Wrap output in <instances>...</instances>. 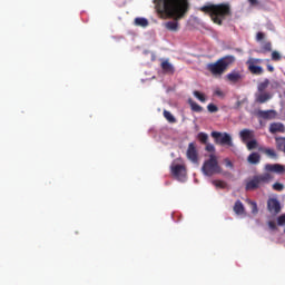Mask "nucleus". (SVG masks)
Returning a JSON list of instances; mask_svg holds the SVG:
<instances>
[{
  "label": "nucleus",
  "mask_w": 285,
  "mask_h": 285,
  "mask_svg": "<svg viewBox=\"0 0 285 285\" xmlns=\"http://www.w3.org/2000/svg\"><path fill=\"white\" fill-rule=\"evenodd\" d=\"M155 10L160 19H174L163 26L169 32H179V19H184L190 9L188 0H154Z\"/></svg>",
  "instance_id": "obj_1"
},
{
  "label": "nucleus",
  "mask_w": 285,
  "mask_h": 285,
  "mask_svg": "<svg viewBox=\"0 0 285 285\" xmlns=\"http://www.w3.org/2000/svg\"><path fill=\"white\" fill-rule=\"evenodd\" d=\"M199 10L200 12H205V14H209L216 26H223L224 20L228 19V17H233V10L228 2L203 6Z\"/></svg>",
  "instance_id": "obj_2"
},
{
  "label": "nucleus",
  "mask_w": 285,
  "mask_h": 285,
  "mask_svg": "<svg viewBox=\"0 0 285 285\" xmlns=\"http://www.w3.org/2000/svg\"><path fill=\"white\" fill-rule=\"evenodd\" d=\"M235 63V56H224L216 62L207 65V70L210 71L213 77H222L230 66Z\"/></svg>",
  "instance_id": "obj_3"
},
{
  "label": "nucleus",
  "mask_w": 285,
  "mask_h": 285,
  "mask_svg": "<svg viewBox=\"0 0 285 285\" xmlns=\"http://www.w3.org/2000/svg\"><path fill=\"white\" fill-rule=\"evenodd\" d=\"M271 181H273V175L269 173L255 175L252 179L246 181L245 189L257 190V188H262V186L265 184H271Z\"/></svg>",
  "instance_id": "obj_4"
},
{
  "label": "nucleus",
  "mask_w": 285,
  "mask_h": 285,
  "mask_svg": "<svg viewBox=\"0 0 285 285\" xmlns=\"http://www.w3.org/2000/svg\"><path fill=\"white\" fill-rule=\"evenodd\" d=\"M203 175L206 177H213V175H219L222 173V167L217 160V156L209 155V159L205 160L202 167Z\"/></svg>",
  "instance_id": "obj_5"
},
{
  "label": "nucleus",
  "mask_w": 285,
  "mask_h": 285,
  "mask_svg": "<svg viewBox=\"0 0 285 285\" xmlns=\"http://www.w3.org/2000/svg\"><path fill=\"white\" fill-rule=\"evenodd\" d=\"M210 136L213 137L217 146H228L229 148H233V137L230 136V134L222 131H212Z\"/></svg>",
  "instance_id": "obj_6"
},
{
  "label": "nucleus",
  "mask_w": 285,
  "mask_h": 285,
  "mask_svg": "<svg viewBox=\"0 0 285 285\" xmlns=\"http://www.w3.org/2000/svg\"><path fill=\"white\" fill-rule=\"evenodd\" d=\"M186 155L187 159H189V161L193 164H197L199 161V154L197 153L195 142H189Z\"/></svg>",
  "instance_id": "obj_7"
},
{
  "label": "nucleus",
  "mask_w": 285,
  "mask_h": 285,
  "mask_svg": "<svg viewBox=\"0 0 285 285\" xmlns=\"http://www.w3.org/2000/svg\"><path fill=\"white\" fill-rule=\"evenodd\" d=\"M171 174L174 175V177H177L179 181H184L186 179V166L173 165Z\"/></svg>",
  "instance_id": "obj_8"
},
{
  "label": "nucleus",
  "mask_w": 285,
  "mask_h": 285,
  "mask_svg": "<svg viewBox=\"0 0 285 285\" xmlns=\"http://www.w3.org/2000/svg\"><path fill=\"white\" fill-rule=\"evenodd\" d=\"M225 79L229 83H239L244 79V75L239 70H233L225 76Z\"/></svg>",
  "instance_id": "obj_9"
},
{
  "label": "nucleus",
  "mask_w": 285,
  "mask_h": 285,
  "mask_svg": "<svg viewBox=\"0 0 285 285\" xmlns=\"http://www.w3.org/2000/svg\"><path fill=\"white\" fill-rule=\"evenodd\" d=\"M267 210L274 215L279 214L282 212V205L279 204V200L277 198H269L267 200Z\"/></svg>",
  "instance_id": "obj_10"
},
{
  "label": "nucleus",
  "mask_w": 285,
  "mask_h": 285,
  "mask_svg": "<svg viewBox=\"0 0 285 285\" xmlns=\"http://www.w3.org/2000/svg\"><path fill=\"white\" fill-rule=\"evenodd\" d=\"M265 170L267 173H275L276 175H284L285 166L281 164H266Z\"/></svg>",
  "instance_id": "obj_11"
},
{
  "label": "nucleus",
  "mask_w": 285,
  "mask_h": 285,
  "mask_svg": "<svg viewBox=\"0 0 285 285\" xmlns=\"http://www.w3.org/2000/svg\"><path fill=\"white\" fill-rule=\"evenodd\" d=\"M257 117H259V119H275V117H277V111L269 109V110H258L257 111Z\"/></svg>",
  "instance_id": "obj_12"
},
{
  "label": "nucleus",
  "mask_w": 285,
  "mask_h": 285,
  "mask_svg": "<svg viewBox=\"0 0 285 285\" xmlns=\"http://www.w3.org/2000/svg\"><path fill=\"white\" fill-rule=\"evenodd\" d=\"M273 99V94L271 91H262L256 94V104H266Z\"/></svg>",
  "instance_id": "obj_13"
},
{
  "label": "nucleus",
  "mask_w": 285,
  "mask_h": 285,
  "mask_svg": "<svg viewBox=\"0 0 285 285\" xmlns=\"http://www.w3.org/2000/svg\"><path fill=\"white\" fill-rule=\"evenodd\" d=\"M239 137H240L242 141H244L246 144V141H248V139L255 138V131H253L250 129H243L239 131Z\"/></svg>",
  "instance_id": "obj_14"
},
{
  "label": "nucleus",
  "mask_w": 285,
  "mask_h": 285,
  "mask_svg": "<svg viewBox=\"0 0 285 285\" xmlns=\"http://www.w3.org/2000/svg\"><path fill=\"white\" fill-rule=\"evenodd\" d=\"M269 132L275 135L277 132H285V126L282 122H273L269 125Z\"/></svg>",
  "instance_id": "obj_15"
},
{
  "label": "nucleus",
  "mask_w": 285,
  "mask_h": 285,
  "mask_svg": "<svg viewBox=\"0 0 285 285\" xmlns=\"http://www.w3.org/2000/svg\"><path fill=\"white\" fill-rule=\"evenodd\" d=\"M247 161L252 166H257V164H259L262 161V156L259 155V153L254 151V153L249 154V156L247 157Z\"/></svg>",
  "instance_id": "obj_16"
},
{
  "label": "nucleus",
  "mask_w": 285,
  "mask_h": 285,
  "mask_svg": "<svg viewBox=\"0 0 285 285\" xmlns=\"http://www.w3.org/2000/svg\"><path fill=\"white\" fill-rule=\"evenodd\" d=\"M258 150L266 155V157H269V159H277V151L273 148L261 147Z\"/></svg>",
  "instance_id": "obj_17"
},
{
  "label": "nucleus",
  "mask_w": 285,
  "mask_h": 285,
  "mask_svg": "<svg viewBox=\"0 0 285 285\" xmlns=\"http://www.w3.org/2000/svg\"><path fill=\"white\" fill-rule=\"evenodd\" d=\"M160 68L166 75H175V67L168 60L163 61Z\"/></svg>",
  "instance_id": "obj_18"
},
{
  "label": "nucleus",
  "mask_w": 285,
  "mask_h": 285,
  "mask_svg": "<svg viewBox=\"0 0 285 285\" xmlns=\"http://www.w3.org/2000/svg\"><path fill=\"white\" fill-rule=\"evenodd\" d=\"M248 70L252 75H264V68H262V66L250 63Z\"/></svg>",
  "instance_id": "obj_19"
},
{
  "label": "nucleus",
  "mask_w": 285,
  "mask_h": 285,
  "mask_svg": "<svg viewBox=\"0 0 285 285\" xmlns=\"http://www.w3.org/2000/svg\"><path fill=\"white\" fill-rule=\"evenodd\" d=\"M234 213L236 215H244L245 208H244V203H242V200H236L234 205Z\"/></svg>",
  "instance_id": "obj_20"
},
{
  "label": "nucleus",
  "mask_w": 285,
  "mask_h": 285,
  "mask_svg": "<svg viewBox=\"0 0 285 285\" xmlns=\"http://www.w3.org/2000/svg\"><path fill=\"white\" fill-rule=\"evenodd\" d=\"M271 86V80L268 78H265L263 82H259L257 86V92H266V88Z\"/></svg>",
  "instance_id": "obj_21"
},
{
  "label": "nucleus",
  "mask_w": 285,
  "mask_h": 285,
  "mask_svg": "<svg viewBox=\"0 0 285 285\" xmlns=\"http://www.w3.org/2000/svg\"><path fill=\"white\" fill-rule=\"evenodd\" d=\"M163 115L165 117V119L168 120L169 124H177V118H175V116H173V114L168 110H164Z\"/></svg>",
  "instance_id": "obj_22"
},
{
  "label": "nucleus",
  "mask_w": 285,
  "mask_h": 285,
  "mask_svg": "<svg viewBox=\"0 0 285 285\" xmlns=\"http://www.w3.org/2000/svg\"><path fill=\"white\" fill-rule=\"evenodd\" d=\"M189 106H190L193 112H203V110H204V107H202L199 104H197L193 100H189Z\"/></svg>",
  "instance_id": "obj_23"
},
{
  "label": "nucleus",
  "mask_w": 285,
  "mask_h": 285,
  "mask_svg": "<svg viewBox=\"0 0 285 285\" xmlns=\"http://www.w3.org/2000/svg\"><path fill=\"white\" fill-rule=\"evenodd\" d=\"M261 52H263V53L273 52V43H271V41L264 42L261 48Z\"/></svg>",
  "instance_id": "obj_24"
},
{
  "label": "nucleus",
  "mask_w": 285,
  "mask_h": 285,
  "mask_svg": "<svg viewBox=\"0 0 285 285\" xmlns=\"http://www.w3.org/2000/svg\"><path fill=\"white\" fill-rule=\"evenodd\" d=\"M135 23L140 26V28H148V19L146 18H136Z\"/></svg>",
  "instance_id": "obj_25"
},
{
  "label": "nucleus",
  "mask_w": 285,
  "mask_h": 285,
  "mask_svg": "<svg viewBox=\"0 0 285 285\" xmlns=\"http://www.w3.org/2000/svg\"><path fill=\"white\" fill-rule=\"evenodd\" d=\"M276 146L278 150H282L283 153H285V138L284 137L276 138Z\"/></svg>",
  "instance_id": "obj_26"
},
{
  "label": "nucleus",
  "mask_w": 285,
  "mask_h": 285,
  "mask_svg": "<svg viewBox=\"0 0 285 285\" xmlns=\"http://www.w3.org/2000/svg\"><path fill=\"white\" fill-rule=\"evenodd\" d=\"M197 139H198V141H200V144L206 145V144H208V134H206V132H199V134L197 135Z\"/></svg>",
  "instance_id": "obj_27"
},
{
  "label": "nucleus",
  "mask_w": 285,
  "mask_h": 285,
  "mask_svg": "<svg viewBox=\"0 0 285 285\" xmlns=\"http://www.w3.org/2000/svg\"><path fill=\"white\" fill-rule=\"evenodd\" d=\"M212 184L216 188H227V186H228V184H226V181H224V180H213Z\"/></svg>",
  "instance_id": "obj_28"
},
{
  "label": "nucleus",
  "mask_w": 285,
  "mask_h": 285,
  "mask_svg": "<svg viewBox=\"0 0 285 285\" xmlns=\"http://www.w3.org/2000/svg\"><path fill=\"white\" fill-rule=\"evenodd\" d=\"M194 97L198 99V101H202V104H206V96L199 91H194Z\"/></svg>",
  "instance_id": "obj_29"
},
{
  "label": "nucleus",
  "mask_w": 285,
  "mask_h": 285,
  "mask_svg": "<svg viewBox=\"0 0 285 285\" xmlns=\"http://www.w3.org/2000/svg\"><path fill=\"white\" fill-rule=\"evenodd\" d=\"M248 150H255L257 148V140L253 139L246 144Z\"/></svg>",
  "instance_id": "obj_30"
},
{
  "label": "nucleus",
  "mask_w": 285,
  "mask_h": 285,
  "mask_svg": "<svg viewBox=\"0 0 285 285\" xmlns=\"http://www.w3.org/2000/svg\"><path fill=\"white\" fill-rule=\"evenodd\" d=\"M207 110H208V112H219V107H217V105H215V104H209L207 106Z\"/></svg>",
  "instance_id": "obj_31"
},
{
  "label": "nucleus",
  "mask_w": 285,
  "mask_h": 285,
  "mask_svg": "<svg viewBox=\"0 0 285 285\" xmlns=\"http://www.w3.org/2000/svg\"><path fill=\"white\" fill-rule=\"evenodd\" d=\"M272 61H282V55H279V51L272 52Z\"/></svg>",
  "instance_id": "obj_32"
},
{
  "label": "nucleus",
  "mask_w": 285,
  "mask_h": 285,
  "mask_svg": "<svg viewBox=\"0 0 285 285\" xmlns=\"http://www.w3.org/2000/svg\"><path fill=\"white\" fill-rule=\"evenodd\" d=\"M273 190H276L277 193H282V190H284V184L282 183H275L273 185Z\"/></svg>",
  "instance_id": "obj_33"
},
{
  "label": "nucleus",
  "mask_w": 285,
  "mask_h": 285,
  "mask_svg": "<svg viewBox=\"0 0 285 285\" xmlns=\"http://www.w3.org/2000/svg\"><path fill=\"white\" fill-rule=\"evenodd\" d=\"M206 148L205 150H207V153H215V145L213 144H205Z\"/></svg>",
  "instance_id": "obj_34"
},
{
  "label": "nucleus",
  "mask_w": 285,
  "mask_h": 285,
  "mask_svg": "<svg viewBox=\"0 0 285 285\" xmlns=\"http://www.w3.org/2000/svg\"><path fill=\"white\" fill-rule=\"evenodd\" d=\"M277 224H278V226H284V224H285V214L281 215L277 218Z\"/></svg>",
  "instance_id": "obj_35"
},
{
  "label": "nucleus",
  "mask_w": 285,
  "mask_h": 285,
  "mask_svg": "<svg viewBox=\"0 0 285 285\" xmlns=\"http://www.w3.org/2000/svg\"><path fill=\"white\" fill-rule=\"evenodd\" d=\"M268 227L271 228V230H277V225L273 220L268 222Z\"/></svg>",
  "instance_id": "obj_36"
},
{
  "label": "nucleus",
  "mask_w": 285,
  "mask_h": 285,
  "mask_svg": "<svg viewBox=\"0 0 285 285\" xmlns=\"http://www.w3.org/2000/svg\"><path fill=\"white\" fill-rule=\"evenodd\" d=\"M214 95H216V97H225L224 91H222V89H216L214 91Z\"/></svg>",
  "instance_id": "obj_37"
},
{
  "label": "nucleus",
  "mask_w": 285,
  "mask_h": 285,
  "mask_svg": "<svg viewBox=\"0 0 285 285\" xmlns=\"http://www.w3.org/2000/svg\"><path fill=\"white\" fill-rule=\"evenodd\" d=\"M264 37H265L264 32H258L256 35V41H262V39H264Z\"/></svg>",
  "instance_id": "obj_38"
},
{
  "label": "nucleus",
  "mask_w": 285,
  "mask_h": 285,
  "mask_svg": "<svg viewBox=\"0 0 285 285\" xmlns=\"http://www.w3.org/2000/svg\"><path fill=\"white\" fill-rule=\"evenodd\" d=\"M225 166L227 168H233V161H230L229 159H225Z\"/></svg>",
  "instance_id": "obj_39"
},
{
  "label": "nucleus",
  "mask_w": 285,
  "mask_h": 285,
  "mask_svg": "<svg viewBox=\"0 0 285 285\" xmlns=\"http://www.w3.org/2000/svg\"><path fill=\"white\" fill-rule=\"evenodd\" d=\"M268 72H275V67L273 65H267Z\"/></svg>",
  "instance_id": "obj_40"
},
{
  "label": "nucleus",
  "mask_w": 285,
  "mask_h": 285,
  "mask_svg": "<svg viewBox=\"0 0 285 285\" xmlns=\"http://www.w3.org/2000/svg\"><path fill=\"white\" fill-rule=\"evenodd\" d=\"M253 209L252 213H257V203H252Z\"/></svg>",
  "instance_id": "obj_41"
},
{
  "label": "nucleus",
  "mask_w": 285,
  "mask_h": 285,
  "mask_svg": "<svg viewBox=\"0 0 285 285\" xmlns=\"http://www.w3.org/2000/svg\"><path fill=\"white\" fill-rule=\"evenodd\" d=\"M248 2L250 3V6H257V3H258L257 0H248Z\"/></svg>",
  "instance_id": "obj_42"
},
{
  "label": "nucleus",
  "mask_w": 285,
  "mask_h": 285,
  "mask_svg": "<svg viewBox=\"0 0 285 285\" xmlns=\"http://www.w3.org/2000/svg\"><path fill=\"white\" fill-rule=\"evenodd\" d=\"M272 88H279V82L277 81L273 82Z\"/></svg>",
  "instance_id": "obj_43"
}]
</instances>
